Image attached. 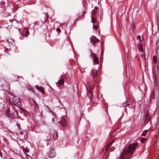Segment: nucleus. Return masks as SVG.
Segmentation results:
<instances>
[{"instance_id":"obj_1","label":"nucleus","mask_w":159,"mask_h":159,"mask_svg":"<svg viewBox=\"0 0 159 159\" xmlns=\"http://www.w3.org/2000/svg\"><path fill=\"white\" fill-rule=\"evenodd\" d=\"M138 145L137 143H135L129 145L128 148H125L120 155V159H129L130 156L134 153Z\"/></svg>"},{"instance_id":"obj_2","label":"nucleus","mask_w":159,"mask_h":159,"mask_svg":"<svg viewBox=\"0 0 159 159\" xmlns=\"http://www.w3.org/2000/svg\"><path fill=\"white\" fill-rule=\"evenodd\" d=\"M13 101L15 105L17 106L18 108H20V101L19 98L17 97H14L13 99Z\"/></svg>"},{"instance_id":"obj_3","label":"nucleus","mask_w":159,"mask_h":159,"mask_svg":"<svg viewBox=\"0 0 159 159\" xmlns=\"http://www.w3.org/2000/svg\"><path fill=\"white\" fill-rule=\"evenodd\" d=\"M48 155L49 158L54 157L55 156V153L53 148H51L48 153Z\"/></svg>"},{"instance_id":"obj_4","label":"nucleus","mask_w":159,"mask_h":159,"mask_svg":"<svg viewBox=\"0 0 159 159\" xmlns=\"http://www.w3.org/2000/svg\"><path fill=\"white\" fill-rule=\"evenodd\" d=\"M90 39V43L93 44V45H94L99 40L95 36L93 35L92 36Z\"/></svg>"},{"instance_id":"obj_5","label":"nucleus","mask_w":159,"mask_h":159,"mask_svg":"<svg viewBox=\"0 0 159 159\" xmlns=\"http://www.w3.org/2000/svg\"><path fill=\"white\" fill-rule=\"evenodd\" d=\"M20 34L21 33H20ZM30 34V32L28 29L27 28H24L23 31L21 33V35H22V38L24 37V35H25L26 37H27ZM22 39V38H21Z\"/></svg>"},{"instance_id":"obj_6","label":"nucleus","mask_w":159,"mask_h":159,"mask_svg":"<svg viewBox=\"0 0 159 159\" xmlns=\"http://www.w3.org/2000/svg\"><path fill=\"white\" fill-rule=\"evenodd\" d=\"M64 82V79H62L59 80L57 82L56 84L57 86H60L62 84H63Z\"/></svg>"},{"instance_id":"obj_7","label":"nucleus","mask_w":159,"mask_h":159,"mask_svg":"<svg viewBox=\"0 0 159 159\" xmlns=\"http://www.w3.org/2000/svg\"><path fill=\"white\" fill-rule=\"evenodd\" d=\"M30 103L31 106H34V107L35 108H36L37 107H38L39 108L38 105L36 103L35 101L34 100H32L30 102Z\"/></svg>"},{"instance_id":"obj_8","label":"nucleus","mask_w":159,"mask_h":159,"mask_svg":"<svg viewBox=\"0 0 159 159\" xmlns=\"http://www.w3.org/2000/svg\"><path fill=\"white\" fill-rule=\"evenodd\" d=\"M138 48L139 51L141 52L142 53L143 52L142 44L139 43L138 45Z\"/></svg>"},{"instance_id":"obj_9","label":"nucleus","mask_w":159,"mask_h":159,"mask_svg":"<svg viewBox=\"0 0 159 159\" xmlns=\"http://www.w3.org/2000/svg\"><path fill=\"white\" fill-rule=\"evenodd\" d=\"M97 71L96 70L92 69L91 71V75L93 77H94L97 75Z\"/></svg>"},{"instance_id":"obj_10","label":"nucleus","mask_w":159,"mask_h":159,"mask_svg":"<svg viewBox=\"0 0 159 159\" xmlns=\"http://www.w3.org/2000/svg\"><path fill=\"white\" fill-rule=\"evenodd\" d=\"M60 123L62 126H65L67 124V121L66 120L63 118L61 120Z\"/></svg>"},{"instance_id":"obj_11","label":"nucleus","mask_w":159,"mask_h":159,"mask_svg":"<svg viewBox=\"0 0 159 159\" xmlns=\"http://www.w3.org/2000/svg\"><path fill=\"white\" fill-rule=\"evenodd\" d=\"M91 20L93 24L97 23V25H98V22L97 21V19L95 18V17H91Z\"/></svg>"},{"instance_id":"obj_12","label":"nucleus","mask_w":159,"mask_h":159,"mask_svg":"<svg viewBox=\"0 0 159 159\" xmlns=\"http://www.w3.org/2000/svg\"><path fill=\"white\" fill-rule=\"evenodd\" d=\"M23 148L24 150V152L25 154V155H26V153L28 152H29V150L27 148V146H25L24 145L23 147Z\"/></svg>"},{"instance_id":"obj_13","label":"nucleus","mask_w":159,"mask_h":159,"mask_svg":"<svg viewBox=\"0 0 159 159\" xmlns=\"http://www.w3.org/2000/svg\"><path fill=\"white\" fill-rule=\"evenodd\" d=\"M98 8H96V7H95V9L92 12V15H91V17L94 16V15L96 13V12L98 10Z\"/></svg>"},{"instance_id":"obj_14","label":"nucleus","mask_w":159,"mask_h":159,"mask_svg":"<svg viewBox=\"0 0 159 159\" xmlns=\"http://www.w3.org/2000/svg\"><path fill=\"white\" fill-rule=\"evenodd\" d=\"M87 88L88 91H89V94H90V93L91 94V89H92L91 85H90L89 84H87Z\"/></svg>"},{"instance_id":"obj_15","label":"nucleus","mask_w":159,"mask_h":159,"mask_svg":"<svg viewBox=\"0 0 159 159\" xmlns=\"http://www.w3.org/2000/svg\"><path fill=\"white\" fill-rule=\"evenodd\" d=\"M137 39L139 41V43H141L143 40V38H141L140 36L138 35L137 36Z\"/></svg>"},{"instance_id":"obj_16","label":"nucleus","mask_w":159,"mask_h":159,"mask_svg":"<svg viewBox=\"0 0 159 159\" xmlns=\"http://www.w3.org/2000/svg\"><path fill=\"white\" fill-rule=\"evenodd\" d=\"M93 61L96 64H98L99 63V61L98 57H96L94 58Z\"/></svg>"},{"instance_id":"obj_17","label":"nucleus","mask_w":159,"mask_h":159,"mask_svg":"<svg viewBox=\"0 0 159 159\" xmlns=\"http://www.w3.org/2000/svg\"><path fill=\"white\" fill-rule=\"evenodd\" d=\"M130 104H127L125 105V104L124 103H122V104H120L119 105V106L120 107H126L127 105H129Z\"/></svg>"},{"instance_id":"obj_18","label":"nucleus","mask_w":159,"mask_h":159,"mask_svg":"<svg viewBox=\"0 0 159 159\" xmlns=\"http://www.w3.org/2000/svg\"><path fill=\"white\" fill-rule=\"evenodd\" d=\"M150 118V117L148 114H147L145 118V120L147 121V122H148Z\"/></svg>"},{"instance_id":"obj_19","label":"nucleus","mask_w":159,"mask_h":159,"mask_svg":"<svg viewBox=\"0 0 159 159\" xmlns=\"http://www.w3.org/2000/svg\"><path fill=\"white\" fill-rule=\"evenodd\" d=\"M20 111H21V112H22L23 113H25L26 114H27L29 113L27 111H26L23 109H21L20 108Z\"/></svg>"},{"instance_id":"obj_20","label":"nucleus","mask_w":159,"mask_h":159,"mask_svg":"<svg viewBox=\"0 0 159 159\" xmlns=\"http://www.w3.org/2000/svg\"><path fill=\"white\" fill-rule=\"evenodd\" d=\"M153 61L154 63H156L157 62V59L155 55L153 56Z\"/></svg>"},{"instance_id":"obj_21","label":"nucleus","mask_w":159,"mask_h":159,"mask_svg":"<svg viewBox=\"0 0 159 159\" xmlns=\"http://www.w3.org/2000/svg\"><path fill=\"white\" fill-rule=\"evenodd\" d=\"M48 13H47L45 14V16L44 17V20L45 22L47 21V20L48 19Z\"/></svg>"},{"instance_id":"obj_22","label":"nucleus","mask_w":159,"mask_h":159,"mask_svg":"<svg viewBox=\"0 0 159 159\" xmlns=\"http://www.w3.org/2000/svg\"><path fill=\"white\" fill-rule=\"evenodd\" d=\"M6 113L7 115V116H8V117H9L10 115V114H9V109H7L6 111Z\"/></svg>"},{"instance_id":"obj_23","label":"nucleus","mask_w":159,"mask_h":159,"mask_svg":"<svg viewBox=\"0 0 159 159\" xmlns=\"http://www.w3.org/2000/svg\"><path fill=\"white\" fill-rule=\"evenodd\" d=\"M98 25H93V28L95 30H97L98 28Z\"/></svg>"},{"instance_id":"obj_24","label":"nucleus","mask_w":159,"mask_h":159,"mask_svg":"<svg viewBox=\"0 0 159 159\" xmlns=\"http://www.w3.org/2000/svg\"><path fill=\"white\" fill-rule=\"evenodd\" d=\"M38 89L41 92L43 93H44V92L43 89V88H38Z\"/></svg>"},{"instance_id":"obj_25","label":"nucleus","mask_w":159,"mask_h":159,"mask_svg":"<svg viewBox=\"0 0 159 159\" xmlns=\"http://www.w3.org/2000/svg\"><path fill=\"white\" fill-rule=\"evenodd\" d=\"M147 131V130H145L143 131V132L141 134V135L142 136H145L146 134V132Z\"/></svg>"},{"instance_id":"obj_26","label":"nucleus","mask_w":159,"mask_h":159,"mask_svg":"<svg viewBox=\"0 0 159 159\" xmlns=\"http://www.w3.org/2000/svg\"><path fill=\"white\" fill-rule=\"evenodd\" d=\"M115 149V148H114V147H112L110 149V151L111 152H112Z\"/></svg>"},{"instance_id":"obj_27","label":"nucleus","mask_w":159,"mask_h":159,"mask_svg":"<svg viewBox=\"0 0 159 159\" xmlns=\"http://www.w3.org/2000/svg\"><path fill=\"white\" fill-rule=\"evenodd\" d=\"M146 140V139L142 138L141 139V142L142 143H143V142H144V141Z\"/></svg>"},{"instance_id":"obj_28","label":"nucleus","mask_w":159,"mask_h":159,"mask_svg":"<svg viewBox=\"0 0 159 159\" xmlns=\"http://www.w3.org/2000/svg\"><path fill=\"white\" fill-rule=\"evenodd\" d=\"M53 137L54 138L56 139L58 137V136H57V134H55L54 135V136H53Z\"/></svg>"},{"instance_id":"obj_29","label":"nucleus","mask_w":159,"mask_h":159,"mask_svg":"<svg viewBox=\"0 0 159 159\" xmlns=\"http://www.w3.org/2000/svg\"><path fill=\"white\" fill-rule=\"evenodd\" d=\"M56 30L58 33H59L61 31V30L59 28H57L56 29Z\"/></svg>"},{"instance_id":"obj_30","label":"nucleus","mask_w":159,"mask_h":159,"mask_svg":"<svg viewBox=\"0 0 159 159\" xmlns=\"http://www.w3.org/2000/svg\"><path fill=\"white\" fill-rule=\"evenodd\" d=\"M91 56V57H93V58L96 57H95V55L93 53L92 54Z\"/></svg>"},{"instance_id":"obj_31","label":"nucleus","mask_w":159,"mask_h":159,"mask_svg":"<svg viewBox=\"0 0 159 159\" xmlns=\"http://www.w3.org/2000/svg\"><path fill=\"white\" fill-rule=\"evenodd\" d=\"M27 157L28 159H32L31 157L29 155H27Z\"/></svg>"},{"instance_id":"obj_32","label":"nucleus","mask_w":159,"mask_h":159,"mask_svg":"<svg viewBox=\"0 0 159 159\" xmlns=\"http://www.w3.org/2000/svg\"><path fill=\"white\" fill-rule=\"evenodd\" d=\"M61 79H64V76L63 75H61Z\"/></svg>"},{"instance_id":"obj_33","label":"nucleus","mask_w":159,"mask_h":159,"mask_svg":"<svg viewBox=\"0 0 159 159\" xmlns=\"http://www.w3.org/2000/svg\"><path fill=\"white\" fill-rule=\"evenodd\" d=\"M132 27L133 28V29H134V28H135V26H134V25L133 24H132Z\"/></svg>"},{"instance_id":"obj_34","label":"nucleus","mask_w":159,"mask_h":159,"mask_svg":"<svg viewBox=\"0 0 159 159\" xmlns=\"http://www.w3.org/2000/svg\"><path fill=\"white\" fill-rule=\"evenodd\" d=\"M52 121L53 122H54V118H53L52 119Z\"/></svg>"},{"instance_id":"obj_35","label":"nucleus","mask_w":159,"mask_h":159,"mask_svg":"<svg viewBox=\"0 0 159 159\" xmlns=\"http://www.w3.org/2000/svg\"><path fill=\"white\" fill-rule=\"evenodd\" d=\"M23 134V133L22 132H20V134Z\"/></svg>"},{"instance_id":"obj_36","label":"nucleus","mask_w":159,"mask_h":159,"mask_svg":"<svg viewBox=\"0 0 159 159\" xmlns=\"http://www.w3.org/2000/svg\"><path fill=\"white\" fill-rule=\"evenodd\" d=\"M0 156H1V157H2V155L0 153Z\"/></svg>"},{"instance_id":"obj_37","label":"nucleus","mask_w":159,"mask_h":159,"mask_svg":"<svg viewBox=\"0 0 159 159\" xmlns=\"http://www.w3.org/2000/svg\"><path fill=\"white\" fill-rule=\"evenodd\" d=\"M28 143H25V144L26 145L27 144H28Z\"/></svg>"},{"instance_id":"obj_38","label":"nucleus","mask_w":159,"mask_h":159,"mask_svg":"<svg viewBox=\"0 0 159 159\" xmlns=\"http://www.w3.org/2000/svg\"><path fill=\"white\" fill-rule=\"evenodd\" d=\"M16 113H17V114H18V112H17V111H16Z\"/></svg>"}]
</instances>
